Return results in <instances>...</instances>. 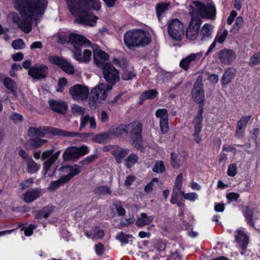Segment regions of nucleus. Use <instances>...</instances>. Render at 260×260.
I'll use <instances>...</instances> for the list:
<instances>
[{"instance_id":"c756f323","label":"nucleus","mask_w":260,"mask_h":260,"mask_svg":"<svg viewBox=\"0 0 260 260\" xmlns=\"http://www.w3.org/2000/svg\"><path fill=\"white\" fill-rule=\"evenodd\" d=\"M129 153V149H123L119 146L115 147L112 151V154L115 158L118 164L121 162L122 158L126 156Z\"/></svg>"},{"instance_id":"e433bc0d","label":"nucleus","mask_w":260,"mask_h":260,"mask_svg":"<svg viewBox=\"0 0 260 260\" xmlns=\"http://www.w3.org/2000/svg\"><path fill=\"white\" fill-rule=\"evenodd\" d=\"M157 94V91L155 89L146 90L141 95L140 99L142 102L146 100H151L155 98Z\"/></svg>"},{"instance_id":"4c0bfd02","label":"nucleus","mask_w":260,"mask_h":260,"mask_svg":"<svg viewBox=\"0 0 260 260\" xmlns=\"http://www.w3.org/2000/svg\"><path fill=\"white\" fill-rule=\"evenodd\" d=\"M171 165L174 168H179L181 165L180 156L176 153H172L171 154Z\"/></svg>"},{"instance_id":"680f3d73","label":"nucleus","mask_w":260,"mask_h":260,"mask_svg":"<svg viewBox=\"0 0 260 260\" xmlns=\"http://www.w3.org/2000/svg\"><path fill=\"white\" fill-rule=\"evenodd\" d=\"M23 200L26 203H30L32 201V191L28 190L23 196Z\"/></svg>"},{"instance_id":"72a5a7b5","label":"nucleus","mask_w":260,"mask_h":260,"mask_svg":"<svg viewBox=\"0 0 260 260\" xmlns=\"http://www.w3.org/2000/svg\"><path fill=\"white\" fill-rule=\"evenodd\" d=\"M235 70L232 68H228L224 73L221 80L223 85L230 83L235 76Z\"/></svg>"},{"instance_id":"0e129e2a","label":"nucleus","mask_w":260,"mask_h":260,"mask_svg":"<svg viewBox=\"0 0 260 260\" xmlns=\"http://www.w3.org/2000/svg\"><path fill=\"white\" fill-rule=\"evenodd\" d=\"M72 111L74 114L77 115H83L84 112V108L75 105L72 107Z\"/></svg>"},{"instance_id":"412c9836","label":"nucleus","mask_w":260,"mask_h":260,"mask_svg":"<svg viewBox=\"0 0 260 260\" xmlns=\"http://www.w3.org/2000/svg\"><path fill=\"white\" fill-rule=\"evenodd\" d=\"M236 54L232 50L223 49L218 52V57L220 62L224 64H230L236 58Z\"/></svg>"},{"instance_id":"e2e57ef3","label":"nucleus","mask_w":260,"mask_h":260,"mask_svg":"<svg viewBox=\"0 0 260 260\" xmlns=\"http://www.w3.org/2000/svg\"><path fill=\"white\" fill-rule=\"evenodd\" d=\"M114 206L116 209L118 214L119 216H123L125 214V210L122 207L120 202H116L114 204Z\"/></svg>"},{"instance_id":"f03ea898","label":"nucleus","mask_w":260,"mask_h":260,"mask_svg":"<svg viewBox=\"0 0 260 260\" xmlns=\"http://www.w3.org/2000/svg\"><path fill=\"white\" fill-rule=\"evenodd\" d=\"M14 7L20 12L23 20L16 13H11L9 17L18 27L25 32L30 31L32 16V0H13Z\"/></svg>"},{"instance_id":"cd10ccee","label":"nucleus","mask_w":260,"mask_h":260,"mask_svg":"<svg viewBox=\"0 0 260 260\" xmlns=\"http://www.w3.org/2000/svg\"><path fill=\"white\" fill-rule=\"evenodd\" d=\"M94 135L92 133H78L75 132H71L62 129V136L67 137H78L79 138L80 140L82 142H87L88 138H91Z\"/></svg>"},{"instance_id":"3c124183","label":"nucleus","mask_w":260,"mask_h":260,"mask_svg":"<svg viewBox=\"0 0 260 260\" xmlns=\"http://www.w3.org/2000/svg\"><path fill=\"white\" fill-rule=\"evenodd\" d=\"M181 195L185 200H187L192 202L196 201L198 197V194L195 192H190L185 193L183 191L181 192Z\"/></svg>"},{"instance_id":"c03bdc74","label":"nucleus","mask_w":260,"mask_h":260,"mask_svg":"<svg viewBox=\"0 0 260 260\" xmlns=\"http://www.w3.org/2000/svg\"><path fill=\"white\" fill-rule=\"evenodd\" d=\"M182 181H183V174L182 173L179 174L176 177L174 186L173 189L179 191H182Z\"/></svg>"},{"instance_id":"c85d7f7f","label":"nucleus","mask_w":260,"mask_h":260,"mask_svg":"<svg viewBox=\"0 0 260 260\" xmlns=\"http://www.w3.org/2000/svg\"><path fill=\"white\" fill-rule=\"evenodd\" d=\"M50 108L55 112L59 113H64L67 110V105L61 101L51 100L49 102Z\"/></svg>"},{"instance_id":"9b49d317","label":"nucleus","mask_w":260,"mask_h":260,"mask_svg":"<svg viewBox=\"0 0 260 260\" xmlns=\"http://www.w3.org/2000/svg\"><path fill=\"white\" fill-rule=\"evenodd\" d=\"M89 148L86 145L81 147L72 146L67 148L64 151L62 157L64 161L76 160L80 157L88 153Z\"/></svg>"},{"instance_id":"49530a36","label":"nucleus","mask_w":260,"mask_h":260,"mask_svg":"<svg viewBox=\"0 0 260 260\" xmlns=\"http://www.w3.org/2000/svg\"><path fill=\"white\" fill-rule=\"evenodd\" d=\"M155 116L159 118V120H162L168 118V111L166 109H159L155 112Z\"/></svg>"},{"instance_id":"7ed1b4c3","label":"nucleus","mask_w":260,"mask_h":260,"mask_svg":"<svg viewBox=\"0 0 260 260\" xmlns=\"http://www.w3.org/2000/svg\"><path fill=\"white\" fill-rule=\"evenodd\" d=\"M60 41L61 43L70 42L74 47L73 57L79 62L87 63L91 57L92 53L91 50L84 49L82 54V48L87 45H89L90 42L83 36L72 33L69 36L68 40H62L61 37L59 38Z\"/></svg>"},{"instance_id":"0eeeda50","label":"nucleus","mask_w":260,"mask_h":260,"mask_svg":"<svg viewBox=\"0 0 260 260\" xmlns=\"http://www.w3.org/2000/svg\"><path fill=\"white\" fill-rule=\"evenodd\" d=\"M62 129L52 127H34V148H38L47 142V140L42 139L47 134L62 136Z\"/></svg>"},{"instance_id":"bf43d9fd","label":"nucleus","mask_w":260,"mask_h":260,"mask_svg":"<svg viewBox=\"0 0 260 260\" xmlns=\"http://www.w3.org/2000/svg\"><path fill=\"white\" fill-rule=\"evenodd\" d=\"M135 76V74L132 71L128 70H124L122 78L124 80H129L133 78Z\"/></svg>"},{"instance_id":"774afa93","label":"nucleus","mask_w":260,"mask_h":260,"mask_svg":"<svg viewBox=\"0 0 260 260\" xmlns=\"http://www.w3.org/2000/svg\"><path fill=\"white\" fill-rule=\"evenodd\" d=\"M21 230L23 231L24 234L27 237L30 236L32 234V225L29 224L28 226L22 227Z\"/></svg>"},{"instance_id":"aec40b11","label":"nucleus","mask_w":260,"mask_h":260,"mask_svg":"<svg viewBox=\"0 0 260 260\" xmlns=\"http://www.w3.org/2000/svg\"><path fill=\"white\" fill-rule=\"evenodd\" d=\"M203 54L202 52L190 54L180 61V67L185 71L188 70L189 66L199 61Z\"/></svg>"},{"instance_id":"1a4fd4ad","label":"nucleus","mask_w":260,"mask_h":260,"mask_svg":"<svg viewBox=\"0 0 260 260\" xmlns=\"http://www.w3.org/2000/svg\"><path fill=\"white\" fill-rule=\"evenodd\" d=\"M54 149H50L44 151L41 155V152H37L34 154V157L36 159L41 158L42 160H45L43 163V169L45 174L48 173L51 166L58 158L60 151L54 153Z\"/></svg>"},{"instance_id":"f257e3e1","label":"nucleus","mask_w":260,"mask_h":260,"mask_svg":"<svg viewBox=\"0 0 260 260\" xmlns=\"http://www.w3.org/2000/svg\"><path fill=\"white\" fill-rule=\"evenodd\" d=\"M70 11L77 16L75 21L85 25L94 26L98 18L89 13L88 10L92 8L98 11L101 9L99 0H66Z\"/></svg>"},{"instance_id":"a18cd8bd","label":"nucleus","mask_w":260,"mask_h":260,"mask_svg":"<svg viewBox=\"0 0 260 260\" xmlns=\"http://www.w3.org/2000/svg\"><path fill=\"white\" fill-rule=\"evenodd\" d=\"M260 63V52L254 54L250 58L249 65L251 67L256 66Z\"/></svg>"},{"instance_id":"2f4dec72","label":"nucleus","mask_w":260,"mask_h":260,"mask_svg":"<svg viewBox=\"0 0 260 260\" xmlns=\"http://www.w3.org/2000/svg\"><path fill=\"white\" fill-rule=\"evenodd\" d=\"M154 216L148 215L146 213H142L137 219L136 224L138 226H143L151 223L154 219Z\"/></svg>"},{"instance_id":"ea45409f","label":"nucleus","mask_w":260,"mask_h":260,"mask_svg":"<svg viewBox=\"0 0 260 260\" xmlns=\"http://www.w3.org/2000/svg\"><path fill=\"white\" fill-rule=\"evenodd\" d=\"M110 136L109 133L100 134L95 135V136H93L91 137V140L93 142L98 143H102L107 140Z\"/></svg>"},{"instance_id":"ddd939ff","label":"nucleus","mask_w":260,"mask_h":260,"mask_svg":"<svg viewBox=\"0 0 260 260\" xmlns=\"http://www.w3.org/2000/svg\"><path fill=\"white\" fill-rule=\"evenodd\" d=\"M189 13L191 16V18L186 31V36L187 39L194 40L199 35L201 21L198 15H195L194 11L190 12Z\"/></svg>"},{"instance_id":"5701e85b","label":"nucleus","mask_w":260,"mask_h":260,"mask_svg":"<svg viewBox=\"0 0 260 260\" xmlns=\"http://www.w3.org/2000/svg\"><path fill=\"white\" fill-rule=\"evenodd\" d=\"M228 34V31L226 29H221L218 31L213 42L206 52L205 56H207L212 51L213 49L216 47L217 43L222 44L225 40Z\"/></svg>"},{"instance_id":"052dcab7","label":"nucleus","mask_w":260,"mask_h":260,"mask_svg":"<svg viewBox=\"0 0 260 260\" xmlns=\"http://www.w3.org/2000/svg\"><path fill=\"white\" fill-rule=\"evenodd\" d=\"M181 192L183 191L173 189L171 199L170 200V202L172 204H175L176 203H177V201H178V196L179 194H181Z\"/></svg>"},{"instance_id":"4468645a","label":"nucleus","mask_w":260,"mask_h":260,"mask_svg":"<svg viewBox=\"0 0 260 260\" xmlns=\"http://www.w3.org/2000/svg\"><path fill=\"white\" fill-rule=\"evenodd\" d=\"M102 68L104 77L107 82L114 85L119 81V72L111 63H105Z\"/></svg>"},{"instance_id":"13d9d810","label":"nucleus","mask_w":260,"mask_h":260,"mask_svg":"<svg viewBox=\"0 0 260 260\" xmlns=\"http://www.w3.org/2000/svg\"><path fill=\"white\" fill-rule=\"evenodd\" d=\"M98 155L96 154L91 155L87 156L86 158L80 161V164L82 166L88 165L90 164L92 161L97 158Z\"/></svg>"},{"instance_id":"4be33fe9","label":"nucleus","mask_w":260,"mask_h":260,"mask_svg":"<svg viewBox=\"0 0 260 260\" xmlns=\"http://www.w3.org/2000/svg\"><path fill=\"white\" fill-rule=\"evenodd\" d=\"M128 124L115 125L111 126L109 130L110 136L124 138L127 136Z\"/></svg>"},{"instance_id":"39448f33","label":"nucleus","mask_w":260,"mask_h":260,"mask_svg":"<svg viewBox=\"0 0 260 260\" xmlns=\"http://www.w3.org/2000/svg\"><path fill=\"white\" fill-rule=\"evenodd\" d=\"M59 171L62 172L64 175L61 176L57 180L50 182L48 189L54 191L58 189L65 183L69 182L74 176L79 174L81 171V167L74 165L73 166H67L61 167Z\"/></svg>"},{"instance_id":"7c9ffc66","label":"nucleus","mask_w":260,"mask_h":260,"mask_svg":"<svg viewBox=\"0 0 260 260\" xmlns=\"http://www.w3.org/2000/svg\"><path fill=\"white\" fill-rule=\"evenodd\" d=\"M213 32V27L212 25L206 23L202 27L200 34V37L202 41L210 39L212 37Z\"/></svg>"},{"instance_id":"c9c22d12","label":"nucleus","mask_w":260,"mask_h":260,"mask_svg":"<svg viewBox=\"0 0 260 260\" xmlns=\"http://www.w3.org/2000/svg\"><path fill=\"white\" fill-rule=\"evenodd\" d=\"M18 154L24 159L27 164L28 172L31 173L32 172V160L31 156H29L26 151L22 149L19 150Z\"/></svg>"},{"instance_id":"09e8293b","label":"nucleus","mask_w":260,"mask_h":260,"mask_svg":"<svg viewBox=\"0 0 260 260\" xmlns=\"http://www.w3.org/2000/svg\"><path fill=\"white\" fill-rule=\"evenodd\" d=\"M132 237V236L124 234L121 232L117 234L116 238L119 240L122 244H127L128 243V239Z\"/></svg>"},{"instance_id":"58836bf2","label":"nucleus","mask_w":260,"mask_h":260,"mask_svg":"<svg viewBox=\"0 0 260 260\" xmlns=\"http://www.w3.org/2000/svg\"><path fill=\"white\" fill-rule=\"evenodd\" d=\"M138 160V155L132 153L126 158L125 165L127 168H130L137 162Z\"/></svg>"},{"instance_id":"6e6d98bb","label":"nucleus","mask_w":260,"mask_h":260,"mask_svg":"<svg viewBox=\"0 0 260 260\" xmlns=\"http://www.w3.org/2000/svg\"><path fill=\"white\" fill-rule=\"evenodd\" d=\"M159 125L161 131L162 133H166L169 129L168 127V118L159 120Z\"/></svg>"},{"instance_id":"603ef678","label":"nucleus","mask_w":260,"mask_h":260,"mask_svg":"<svg viewBox=\"0 0 260 260\" xmlns=\"http://www.w3.org/2000/svg\"><path fill=\"white\" fill-rule=\"evenodd\" d=\"M4 85L9 89L12 91H15V84L13 80L10 78H6L4 80Z\"/></svg>"},{"instance_id":"bb28decb","label":"nucleus","mask_w":260,"mask_h":260,"mask_svg":"<svg viewBox=\"0 0 260 260\" xmlns=\"http://www.w3.org/2000/svg\"><path fill=\"white\" fill-rule=\"evenodd\" d=\"M48 68L45 65L37 64L34 67V79L45 78L48 74Z\"/></svg>"},{"instance_id":"79ce46f5","label":"nucleus","mask_w":260,"mask_h":260,"mask_svg":"<svg viewBox=\"0 0 260 260\" xmlns=\"http://www.w3.org/2000/svg\"><path fill=\"white\" fill-rule=\"evenodd\" d=\"M152 171L156 173H162L165 172L166 168L164 162L161 160L156 161L153 167Z\"/></svg>"},{"instance_id":"de8ad7c7","label":"nucleus","mask_w":260,"mask_h":260,"mask_svg":"<svg viewBox=\"0 0 260 260\" xmlns=\"http://www.w3.org/2000/svg\"><path fill=\"white\" fill-rule=\"evenodd\" d=\"M12 46L15 50H21L25 47V44L22 39H18L12 42Z\"/></svg>"},{"instance_id":"dca6fc26","label":"nucleus","mask_w":260,"mask_h":260,"mask_svg":"<svg viewBox=\"0 0 260 260\" xmlns=\"http://www.w3.org/2000/svg\"><path fill=\"white\" fill-rule=\"evenodd\" d=\"M191 94L193 101L201 104L200 106L201 105L203 106L202 104L204 101L205 95L203 89L202 77L201 76L198 77L191 91Z\"/></svg>"},{"instance_id":"9d476101","label":"nucleus","mask_w":260,"mask_h":260,"mask_svg":"<svg viewBox=\"0 0 260 260\" xmlns=\"http://www.w3.org/2000/svg\"><path fill=\"white\" fill-rule=\"evenodd\" d=\"M167 25L169 36L174 40H181L184 34L183 23L178 19H173Z\"/></svg>"},{"instance_id":"37998d69","label":"nucleus","mask_w":260,"mask_h":260,"mask_svg":"<svg viewBox=\"0 0 260 260\" xmlns=\"http://www.w3.org/2000/svg\"><path fill=\"white\" fill-rule=\"evenodd\" d=\"M245 217L248 223L251 226H254V222L253 220V211L249 207H245V211L244 214Z\"/></svg>"},{"instance_id":"393cba45","label":"nucleus","mask_w":260,"mask_h":260,"mask_svg":"<svg viewBox=\"0 0 260 260\" xmlns=\"http://www.w3.org/2000/svg\"><path fill=\"white\" fill-rule=\"evenodd\" d=\"M235 240L238 243V247L243 250H245L248 245V236L242 231L237 230L235 235Z\"/></svg>"},{"instance_id":"6ab92c4d","label":"nucleus","mask_w":260,"mask_h":260,"mask_svg":"<svg viewBox=\"0 0 260 260\" xmlns=\"http://www.w3.org/2000/svg\"><path fill=\"white\" fill-rule=\"evenodd\" d=\"M49 59L50 62L57 65L67 73L72 74L74 73L73 67L66 60L57 56L49 57Z\"/></svg>"},{"instance_id":"f8f14e48","label":"nucleus","mask_w":260,"mask_h":260,"mask_svg":"<svg viewBox=\"0 0 260 260\" xmlns=\"http://www.w3.org/2000/svg\"><path fill=\"white\" fill-rule=\"evenodd\" d=\"M195 7L194 14L198 11L201 17L205 18L214 19L216 15V9L212 3L203 4L199 1L192 2Z\"/></svg>"},{"instance_id":"423d86ee","label":"nucleus","mask_w":260,"mask_h":260,"mask_svg":"<svg viewBox=\"0 0 260 260\" xmlns=\"http://www.w3.org/2000/svg\"><path fill=\"white\" fill-rule=\"evenodd\" d=\"M112 86L107 83H101L92 89L89 99V104L91 107H96L99 104L106 99Z\"/></svg>"},{"instance_id":"20e7f679","label":"nucleus","mask_w":260,"mask_h":260,"mask_svg":"<svg viewBox=\"0 0 260 260\" xmlns=\"http://www.w3.org/2000/svg\"><path fill=\"white\" fill-rule=\"evenodd\" d=\"M151 42L149 33L142 29H136L127 31L124 36V43L129 49L144 47Z\"/></svg>"},{"instance_id":"2eb2a0df","label":"nucleus","mask_w":260,"mask_h":260,"mask_svg":"<svg viewBox=\"0 0 260 260\" xmlns=\"http://www.w3.org/2000/svg\"><path fill=\"white\" fill-rule=\"evenodd\" d=\"M69 92L74 100L84 101L88 96L89 89L84 85L77 84L70 87Z\"/></svg>"},{"instance_id":"f3484780","label":"nucleus","mask_w":260,"mask_h":260,"mask_svg":"<svg viewBox=\"0 0 260 260\" xmlns=\"http://www.w3.org/2000/svg\"><path fill=\"white\" fill-rule=\"evenodd\" d=\"M203 106H199V113L198 115L194 118L193 124L194 125V131L192 134L194 141L197 143H200L202 141V138L200 136V133L202 128V122L203 120Z\"/></svg>"},{"instance_id":"a211bd4d","label":"nucleus","mask_w":260,"mask_h":260,"mask_svg":"<svg viewBox=\"0 0 260 260\" xmlns=\"http://www.w3.org/2000/svg\"><path fill=\"white\" fill-rule=\"evenodd\" d=\"M47 5L46 0H34V22L37 23L42 17Z\"/></svg>"},{"instance_id":"b1692460","label":"nucleus","mask_w":260,"mask_h":260,"mask_svg":"<svg viewBox=\"0 0 260 260\" xmlns=\"http://www.w3.org/2000/svg\"><path fill=\"white\" fill-rule=\"evenodd\" d=\"M251 116H243L237 122L236 126V131L235 136L238 138H241L243 136L245 131L246 125L249 121Z\"/></svg>"},{"instance_id":"f704fd0d","label":"nucleus","mask_w":260,"mask_h":260,"mask_svg":"<svg viewBox=\"0 0 260 260\" xmlns=\"http://www.w3.org/2000/svg\"><path fill=\"white\" fill-rule=\"evenodd\" d=\"M53 207L52 205L45 206L36 213L35 218L36 219H46L53 212Z\"/></svg>"},{"instance_id":"a878e982","label":"nucleus","mask_w":260,"mask_h":260,"mask_svg":"<svg viewBox=\"0 0 260 260\" xmlns=\"http://www.w3.org/2000/svg\"><path fill=\"white\" fill-rule=\"evenodd\" d=\"M93 59L98 67H103L107 63L105 61L108 60L109 55L101 50H96L93 53Z\"/></svg>"},{"instance_id":"5fc2aeb1","label":"nucleus","mask_w":260,"mask_h":260,"mask_svg":"<svg viewBox=\"0 0 260 260\" xmlns=\"http://www.w3.org/2000/svg\"><path fill=\"white\" fill-rule=\"evenodd\" d=\"M237 173V167L235 164H231L228 167L227 174L229 176L234 177Z\"/></svg>"},{"instance_id":"8fccbe9b","label":"nucleus","mask_w":260,"mask_h":260,"mask_svg":"<svg viewBox=\"0 0 260 260\" xmlns=\"http://www.w3.org/2000/svg\"><path fill=\"white\" fill-rule=\"evenodd\" d=\"M169 4L167 3H160L157 5L156 7V11L157 15L158 17L161 15V14L166 11L169 7Z\"/></svg>"},{"instance_id":"6e6552de","label":"nucleus","mask_w":260,"mask_h":260,"mask_svg":"<svg viewBox=\"0 0 260 260\" xmlns=\"http://www.w3.org/2000/svg\"><path fill=\"white\" fill-rule=\"evenodd\" d=\"M128 131L130 133L131 144L137 148H141L143 147L142 123L138 121H135L128 124Z\"/></svg>"},{"instance_id":"69168bd1","label":"nucleus","mask_w":260,"mask_h":260,"mask_svg":"<svg viewBox=\"0 0 260 260\" xmlns=\"http://www.w3.org/2000/svg\"><path fill=\"white\" fill-rule=\"evenodd\" d=\"M226 198L229 202L236 201L239 198L240 195L238 193L230 192L226 194Z\"/></svg>"},{"instance_id":"864d4df0","label":"nucleus","mask_w":260,"mask_h":260,"mask_svg":"<svg viewBox=\"0 0 260 260\" xmlns=\"http://www.w3.org/2000/svg\"><path fill=\"white\" fill-rule=\"evenodd\" d=\"M67 84V80L64 78H60L58 80L57 87L56 88V91L57 92H61L64 86Z\"/></svg>"},{"instance_id":"473e14b6","label":"nucleus","mask_w":260,"mask_h":260,"mask_svg":"<svg viewBox=\"0 0 260 260\" xmlns=\"http://www.w3.org/2000/svg\"><path fill=\"white\" fill-rule=\"evenodd\" d=\"M81 123L80 125V130L82 131L86 124L89 123L91 128H95L96 126L95 119L94 117H90L89 115L82 116L81 118Z\"/></svg>"},{"instance_id":"338daca9","label":"nucleus","mask_w":260,"mask_h":260,"mask_svg":"<svg viewBox=\"0 0 260 260\" xmlns=\"http://www.w3.org/2000/svg\"><path fill=\"white\" fill-rule=\"evenodd\" d=\"M244 23V20L242 17L239 16L237 17L236 19V22L234 24L235 28L237 30H239L240 28H241Z\"/></svg>"},{"instance_id":"a19ab883","label":"nucleus","mask_w":260,"mask_h":260,"mask_svg":"<svg viewBox=\"0 0 260 260\" xmlns=\"http://www.w3.org/2000/svg\"><path fill=\"white\" fill-rule=\"evenodd\" d=\"M94 191L97 194L102 195L110 194L112 193L111 188L106 185H101L96 187Z\"/></svg>"},{"instance_id":"4d7b16f0","label":"nucleus","mask_w":260,"mask_h":260,"mask_svg":"<svg viewBox=\"0 0 260 260\" xmlns=\"http://www.w3.org/2000/svg\"><path fill=\"white\" fill-rule=\"evenodd\" d=\"M158 182V179L157 178H153L151 181L148 183L144 188V190L146 192H149L152 191L154 184L155 183H157Z\"/></svg>"}]
</instances>
